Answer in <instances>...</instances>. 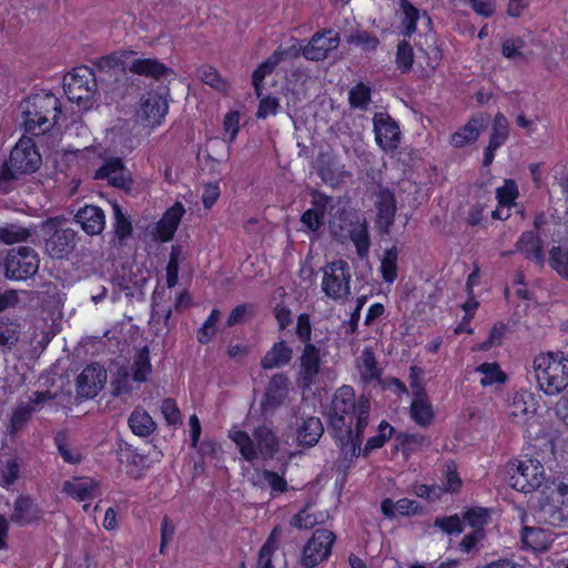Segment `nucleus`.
I'll return each mask as SVG.
<instances>
[{
    "instance_id": "nucleus-1",
    "label": "nucleus",
    "mask_w": 568,
    "mask_h": 568,
    "mask_svg": "<svg viewBox=\"0 0 568 568\" xmlns=\"http://www.w3.org/2000/svg\"><path fill=\"white\" fill-rule=\"evenodd\" d=\"M369 413V399L364 395L356 399L351 385H342L335 390L328 407L327 429L347 460L359 456V445L364 440Z\"/></svg>"
},
{
    "instance_id": "nucleus-2",
    "label": "nucleus",
    "mask_w": 568,
    "mask_h": 568,
    "mask_svg": "<svg viewBox=\"0 0 568 568\" xmlns=\"http://www.w3.org/2000/svg\"><path fill=\"white\" fill-rule=\"evenodd\" d=\"M229 437L246 462L272 460L280 450V438L273 426L261 424L254 427L252 436L242 429L230 432Z\"/></svg>"
},
{
    "instance_id": "nucleus-3",
    "label": "nucleus",
    "mask_w": 568,
    "mask_h": 568,
    "mask_svg": "<svg viewBox=\"0 0 568 568\" xmlns=\"http://www.w3.org/2000/svg\"><path fill=\"white\" fill-rule=\"evenodd\" d=\"M532 368L537 385L546 395H558L568 386V355L564 352L536 355Z\"/></svg>"
},
{
    "instance_id": "nucleus-4",
    "label": "nucleus",
    "mask_w": 568,
    "mask_h": 568,
    "mask_svg": "<svg viewBox=\"0 0 568 568\" xmlns=\"http://www.w3.org/2000/svg\"><path fill=\"white\" fill-rule=\"evenodd\" d=\"M61 114L59 98L51 92L33 93L27 99L23 126L27 133L40 135L50 130Z\"/></svg>"
},
{
    "instance_id": "nucleus-5",
    "label": "nucleus",
    "mask_w": 568,
    "mask_h": 568,
    "mask_svg": "<svg viewBox=\"0 0 568 568\" xmlns=\"http://www.w3.org/2000/svg\"><path fill=\"white\" fill-rule=\"evenodd\" d=\"M2 265L6 278L27 281L38 273L40 260L34 248L19 246L8 251Z\"/></svg>"
},
{
    "instance_id": "nucleus-6",
    "label": "nucleus",
    "mask_w": 568,
    "mask_h": 568,
    "mask_svg": "<svg viewBox=\"0 0 568 568\" xmlns=\"http://www.w3.org/2000/svg\"><path fill=\"white\" fill-rule=\"evenodd\" d=\"M351 273L348 264L337 260L327 265L322 281V291L326 296L338 300L349 294Z\"/></svg>"
},
{
    "instance_id": "nucleus-7",
    "label": "nucleus",
    "mask_w": 568,
    "mask_h": 568,
    "mask_svg": "<svg viewBox=\"0 0 568 568\" xmlns=\"http://www.w3.org/2000/svg\"><path fill=\"white\" fill-rule=\"evenodd\" d=\"M335 539L336 537L333 531L325 528L316 529L303 548V566L314 568L320 562L327 559L332 552Z\"/></svg>"
},
{
    "instance_id": "nucleus-8",
    "label": "nucleus",
    "mask_w": 568,
    "mask_h": 568,
    "mask_svg": "<svg viewBox=\"0 0 568 568\" xmlns=\"http://www.w3.org/2000/svg\"><path fill=\"white\" fill-rule=\"evenodd\" d=\"M10 164L21 174L37 172L42 163L41 154L32 138L22 136L12 148Z\"/></svg>"
},
{
    "instance_id": "nucleus-9",
    "label": "nucleus",
    "mask_w": 568,
    "mask_h": 568,
    "mask_svg": "<svg viewBox=\"0 0 568 568\" xmlns=\"http://www.w3.org/2000/svg\"><path fill=\"white\" fill-rule=\"evenodd\" d=\"M322 356L321 349L313 343L303 346L298 357L296 383L303 390H308L316 383L321 373Z\"/></svg>"
},
{
    "instance_id": "nucleus-10",
    "label": "nucleus",
    "mask_w": 568,
    "mask_h": 568,
    "mask_svg": "<svg viewBox=\"0 0 568 568\" xmlns=\"http://www.w3.org/2000/svg\"><path fill=\"white\" fill-rule=\"evenodd\" d=\"M53 398L54 395L50 390H37L32 393L28 402L18 403L10 415L8 433L10 435H16L20 432L31 419L32 415L36 412H39L44 403L52 400Z\"/></svg>"
},
{
    "instance_id": "nucleus-11",
    "label": "nucleus",
    "mask_w": 568,
    "mask_h": 568,
    "mask_svg": "<svg viewBox=\"0 0 568 568\" xmlns=\"http://www.w3.org/2000/svg\"><path fill=\"white\" fill-rule=\"evenodd\" d=\"M513 487L525 494L538 489L544 480V466L539 460L527 458L519 462L516 473L511 476Z\"/></svg>"
},
{
    "instance_id": "nucleus-12",
    "label": "nucleus",
    "mask_w": 568,
    "mask_h": 568,
    "mask_svg": "<svg viewBox=\"0 0 568 568\" xmlns=\"http://www.w3.org/2000/svg\"><path fill=\"white\" fill-rule=\"evenodd\" d=\"M118 457L125 468V474L134 480L142 479L152 465L149 454L128 443L119 445Z\"/></svg>"
},
{
    "instance_id": "nucleus-13",
    "label": "nucleus",
    "mask_w": 568,
    "mask_h": 568,
    "mask_svg": "<svg viewBox=\"0 0 568 568\" xmlns=\"http://www.w3.org/2000/svg\"><path fill=\"white\" fill-rule=\"evenodd\" d=\"M290 379L285 373L274 374L261 399V412L266 415L280 408L287 398Z\"/></svg>"
},
{
    "instance_id": "nucleus-14",
    "label": "nucleus",
    "mask_w": 568,
    "mask_h": 568,
    "mask_svg": "<svg viewBox=\"0 0 568 568\" xmlns=\"http://www.w3.org/2000/svg\"><path fill=\"white\" fill-rule=\"evenodd\" d=\"M143 119L152 126H159L169 112L168 91H148L141 99Z\"/></svg>"
},
{
    "instance_id": "nucleus-15",
    "label": "nucleus",
    "mask_w": 568,
    "mask_h": 568,
    "mask_svg": "<svg viewBox=\"0 0 568 568\" xmlns=\"http://www.w3.org/2000/svg\"><path fill=\"white\" fill-rule=\"evenodd\" d=\"M106 381V372L99 364H90L78 375L75 381L78 395L93 398L102 389Z\"/></svg>"
},
{
    "instance_id": "nucleus-16",
    "label": "nucleus",
    "mask_w": 568,
    "mask_h": 568,
    "mask_svg": "<svg viewBox=\"0 0 568 568\" xmlns=\"http://www.w3.org/2000/svg\"><path fill=\"white\" fill-rule=\"evenodd\" d=\"M375 140L384 151H394L400 141V129L397 122L388 114L374 116Z\"/></svg>"
},
{
    "instance_id": "nucleus-17",
    "label": "nucleus",
    "mask_w": 568,
    "mask_h": 568,
    "mask_svg": "<svg viewBox=\"0 0 568 568\" xmlns=\"http://www.w3.org/2000/svg\"><path fill=\"white\" fill-rule=\"evenodd\" d=\"M537 403L529 393H516L508 406L507 416L510 423L529 426L536 417Z\"/></svg>"
},
{
    "instance_id": "nucleus-18",
    "label": "nucleus",
    "mask_w": 568,
    "mask_h": 568,
    "mask_svg": "<svg viewBox=\"0 0 568 568\" xmlns=\"http://www.w3.org/2000/svg\"><path fill=\"white\" fill-rule=\"evenodd\" d=\"M184 214L185 209L181 202H175L172 206L166 209L162 217L155 224L152 232L153 239L162 243L170 242L174 237Z\"/></svg>"
},
{
    "instance_id": "nucleus-19",
    "label": "nucleus",
    "mask_w": 568,
    "mask_h": 568,
    "mask_svg": "<svg viewBox=\"0 0 568 568\" xmlns=\"http://www.w3.org/2000/svg\"><path fill=\"white\" fill-rule=\"evenodd\" d=\"M489 119V114L485 112L473 115L465 125L450 135V144L460 149L467 144L475 143L480 132L487 128Z\"/></svg>"
},
{
    "instance_id": "nucleus-20",
    "label": "nucleus",
    "mask_w": 568,
    "mask_h": 568,
    "mask_svg": "<svg viewBox=\"0 0 568 568\" xmlns=\"http://www.w3.org/2000/svg\"><path fill=\"white\" fill-rule=\"evenodd\" d=\"M332 30H323L316 32L307 45L303 50V54L307 60L323 61L328 57V53L335 50L339 43L338 34L332 36Z\"/></svg>"
},
{
    "instance_id": "nucleus-21",
    "label": "nucleus",
    "mask_w": 568,
    "mask_h": 568,
    "mask_svg": "<svg viewBox=\"0 0 568 568\" xmlns=\"http://www.w3.org/2000/svg\"><path fill=\"white\" fill-rule=\"evenodd\" d=\"M62 493L79 503H90L100 494V483L91 477H73L63 483Z\"/></svg>"
},
{
    "instance_id": "nucleus-22",
    "label": "nucleus",
    "mask_w": 568,
    "mask_h": 568,
    "mask_svg": "<svg viewBox=\"0 0 568 568\" xmlns=\"http://www.w3.org/2000/svg\"><path fill=\"white\" fill-rule=\"evenodd\" d=\"M78 234L72 229H58L45 241V251L52 258H64L74 250Z\"/></svg>"
},
{
    "instance_id": "nucleus-23",
    "label": "nucleus",
    "mask_w": 568,
    "mask_h": 568,
    "mask_svg": "<svg viewBox=\"0 0 568 568\" xmlns=\"http://www.w3.org/2000/svg\"><path fill=\"white\" fill-rule=\"evenodd\" d=\"M516 251L526 260L538 266L545 264L544 243L540 234L535 231H525L515 244Z\"/></svg>"
},
{
    "instance_id": "nucleus-24",
    "label": "nucleus",
    "mask_w": 568,
    "mask_h": 568,
    "mask_svg": "<svg viewBox=\"0 0 568 568\" xmlns=\"http://www.w3.org/2000/svg\"><path fill=\"white\" fill-rule=\"evenodd\" d=\"M324 433L320 417L301 416L296 420V442L301 447H314Z\"/></svg>"
},
{
    "instance_id": "nucleus-25",
    "label": "nucleus",
    "mask_w": 568,
    "mask_h": 568,
    "mask_svg": "<svg viewBox=\"0 0 568 568\" xmlns=\"http://www.w3.org/2000/svg\"><path fill=\"white\" fill-rule=\"evenodd\" d=\"M42 517V509L38 503L28 495H20L13 504L11 521L18 526H27L39 521Z\"/></svg>"
},
{
    "instance_id": "nucleus-26",
    "label": "nucleus",
    "mask_w": 568,
    "mask_h": 568,
    "mask_svg": "<svg viewBox=\"0 0 568 568\" xmlns=\"http://www.w3.org/2000/svg\"><path fill=\"white\" fill-rule=\"evenodd\" d=\"M409 416L416 425L423 428L432 425L435 419L433 405L423 387L418 386V389L414 392Z\"/></svg>"
},
{
    "instance_id": "nucleus-27",
    "label": "nucleus",
    "mask_w": 568,
    "mask_h": 568,
    "mask_svg": "<svg viewBox=\"0 0 568 568\" xmlns=\"http://www.w3.org/2000/svg\"><path fill=\"white\" fill-rule=\"evenodd\" d=\"M520 540L524 549L542 552L554 542V534L548 528L524 526Z\"/></svg>"
},
{
    "instance_id": "nucleus-28",
    "label": "nucleus",
    "mask_w": 568,
    "mask_h": 568,
    "mask_svg": "<svg viewBox=\"0 0 568 568\" xmlns=\"http://www.w3.org/2000/svg\"><path fill=\"white\" fill-rule=\"evenodd\" d=\"M74 219L89 235H98L105 227V214L101 207L95 205L83 206L77 212Z\"/></svg>"
},
{
    "instance_id": "nucleus-29",
    "label": "nucleus",
    "mask_w": 568,
    "mask_h": 568,
    "mask_svg": "<svg viewBox=\"0 0 568 568\" xmlns=\"http://www.w3.org/2000/svg\"><path fill=\"white\" fill-rule=\"evenodd\" d=\"M293 358V348L286 341L275 342L261 358V367L265 371L288 365Z\"/></svg>"
},
{
    "instance_id": "nucleus-30",
    "label": "nucleus",
    "mask_w": 568,
    "mask_h": 568,
    "mask_svg": "<svg viewBox=\"0 0 568 568\" xmlns=\"http://www.w3.org/2000/svg\"><path fill=\"white\" fill-rule=\"evenodd\" d=\"M130 71L138 75H144L153 78L155 80H160L166 77L171 70L164 63L160 62L156 59L142 58L135 59L132 62Z\"/></svg>"
},
{
    "instance_id": "nucleus-31",
    "label": "nucleus",
    "mask_w": 568,
    "mask_h": 568,
    "mask_svg": "<svg viewBox=\"0 0 568 568\" xmlns=\"http://www.w3.org/2000/svg\"><path fill=\"white\" fill-rule=\"evenodd\" d=\"M395 436V449L400 450L405 458L427 446L428 438L419 433L398 432Z\"/></svg>"
},
{
    "instance_id": "nucleus-32",
    "label": "nucleus",
    "mask_w": 568,
    "mask_h": 568,
    "mask_svg": "<svg viewBox=\"0 0 568 568\" xmlns=\"http://www.w3.org/2000/svg\"><path fill=\"white\" fill-rule=\"evenodd\" d=\"M123 162L119 158L108 159L94 173L97 180H108V182L116 187L124 185Z\"/></svg>"
},
{
    "instance_id": "nucleus-33",
    "label": "nucleus",
    "mask_w": 568,
    "mask_h": 568,
    "mask_svg": "<svg viewBox=\"0 0 568 568\" xmlns=\"http://www.w3.org/2000/svg\"><path fill=\"white\" fill-rule=\"evenodd\" d=\"M128 425L131 432L139 437L150 436L156 428L152 416L142 407H135L130 414Z\"/></svg>"
},
{
    "instance_id": "nucleus-34",
    "label": "nucleus",
    "mask_w": 568,
    "mask_h": 568,
    "mask_svg": "<svg viewBox=\"0 0 568 568\" xmlns=\"http://www.w3.org/2000/svg\"><path fill=\"white\" fill-rule=\"evenodd\" d=\"M361 379L365 384L379 381L383 369L378 366L375 353L372 347L366 346L362 351L361 364L358 366Z\"/></svg>"
},
{
    "instance_id": "nucleus-35",
    "label": "nucleus",
    "mask_w": 568,
    "mask_h": 568,
    "mask_svg": "<svg viewBox=\"0 0 568 568\" xmlns=\"http://www.w3.org/2000/svg\"><path fill=\"white\" fill-rule=\"evenodd\" d=\"M377 216L387 226L395 220L397 205L395 194L387 187L381 189L376 201Z\"/></svg>"
},
{
    "instance_id": "nucleus-36",
    "label": "nucleus",
    "mask_w": 568,
    "mask_h": 568,
    "mask_svg": "<svg viewBox=\"0 0 568 568\" xmlns=\"http://www.w3.org/2000/svg\"><path fill=\"white\" fill-rule=\"evenodd\" d=\"M282 59L281 51H274L266 60L261 62L252 73V84L257 98L262 95L263 81L270 75Z\"/></svg>"
},
{
    "instance_id": "nucleus-37",
    "label": "nucleus",
    "mask_w": 568,
    "mask_h": 568,
    "mask_svg": "<svg viewBox=\"0 0 568 568\" xmlns=\"http://www.w3.org/2000/svg\"><path fill=\"white\" fill-rule=\"evenodd\" d=\"M377 435L371 436L364 448L359 447V455L367 457L373 450L382 448L395 434V428L386 420H382L377 427Z\"/></svg>"
},
{
    "instance_id": "nucleus-38",
    "label": "nucleus",
    "mask_w": 568,
    "mask_h": 568,
    "mask_svg": "<svg viewBox=\"0 0 568 568\" xmlns=\"http://www.w3.org/2000/svg\"><path fill=\"white\" fill-rule=\"evenodd\" d=\"M152 372V364L150 359V351L148 346H143L138 351L131 365L132 379L138 383L148 381Z\"/></svg>"
},
{
    "instance_id": "nucleus-39",
    "label": "nucleus",
    "mask_w": 568,
    "mask_h": 568,
    "mask_svg": "<svg viewBox=\"0 0 568 568\" xmlns=\"http://www.w3.org/2000/svg\"><path fill=\"white\" fill-rule=\"evenodd\" d=\"M475 372L483 375L480 378V385L483 387L493 386L495 384H505L507 381L506 373L497 362L481 363L476 366Z\"/></svg>"
},
{
    "instance_id": "nucleus-40",
    "label": "nucleus",
    "mask_w": 568,
    "mask_h": 568,
    "mask_svg": "<svg viewBox=\"0 0 568 568\" xmlns=\"http://www.w3.org/2000/svg\"><path fill=\"white\" fill-rule=\"evenodd\" d=\"M63 82L73 83L79 87H92L98 89L94 69L88 65L74 67L64 75Z\"/></svg>"
},
{
    "instance_id": "nucleus-41",
    "label": "nucleus",
    "mask_w": 568,
    "mask_h": 568,
    "mask_svg": "<svg viewBox=\"0 0 568 568\" xmlns=\"http://www.w3.org/2000/svg\"><path fill=\"white\" fill-rule=\"evenodd\" d=\"M400 9L403 12L400 34L410 38L417 30L419 10L408 0H400Z\"/></svg>"
},
{
    "instance_id": "nucleus-42",
    "label": "nucleus",
    "mask_w": 568,
    "mask_h": 568,
    "mask_svg": "<svg viewBox=\"0 0 568 568\" xmlns=\"http://www.w3.org/2000/svg\"><path fill=\"white\" fill-rule=\"evenodd\" d=\"M415 61L414 48L407 40H400L397 43L395 52V64L400 73L406 74L412 71Z\"/></svg>"
},
{
    "instance_id": "nucleus-43",
    "label": "nucleus",
    "mask_w": 568,
    "mask_h": 568,
    "mask_svg": "<svg viewBox=\"0 0 568 568\" xmlns=\"http://www.w3.org/2000/svg\"><path fill=\"white\" fill-rule=\"evenodd\" d=\"M398 250L396 246L387 248L381 261V274L385 283L392 284L398 275L397 267Z\"/></svg>"
},
{
    "instance_id": "nucleus-44",
    "label": "nucleus",
    "mask_w": 568,
    "mask_h": 568,
    "mask_svg": "<svg viewBox=\"0 0 568 568\" xmlns=\"http://www.w3.org/2000/svg\"><path fill=\"white\" fill-rule=\"evenodd\" d=\"M509 136V123L504 113L497 112L491 124L488 144L503 146Z\"/></svg>"
},
{
    "instance_id": "nucleus-45",
    "label": "nucleus",
    "mask_w": 568,
    "mask_h": 568,
    "mask_svg": "<svg viewBox=\"0 0 568 568\" xmlns=\"http://www.w3.org/2000/svg\"><path fill=\"white\" fill-rule=\"evenodd\" d=\"M349 239L353 242L356 254L359 258L368 256L371 247V237L367 225L365 223L358 224L349 231Z\"/></svg>"
},
{
    "instance_id": "nucleus-46",
    "label": "nucleus",
    "mask_w": 568,
    "mask_h": 568,
    "mask_svg": "<svg viewBox=\"0 0 568 568\" xmlns=\"http://www.w3.org/2000/svg\"><path fill=\"white\" fill-rule=\"evenodd\" d=\"M113 209V232L120 242L131 236L133 226L130 217L123 212L122 207L114 203Z\"/></svg>"
},
{
    "instance_id": "nucleus-47",
    "label": "nucleus",
    "mask_w": 568,
    "mask_h": 568,
    "mask_svg": "<svg viewBox=\"0 0 568 568\" xmlns=\"http://www.w3.org/2000/svg\"><path fill=\"white\" fill-rule=\"evenodd\" d=\"M445 481L443 484L440 494L449 493L457 494L463 487V480L458 473V467L455 460H447L444 466Z\"/></svg>"
},
{
    "instance_id": "nucleus-48",
    "label": "nucleus",
    "mask_w": 568,
    "mask_h": 568,
    "mask_svg": "<svg viewBox=\"0 0 568 568\" xmlns=\"http://www.w3.org/2000/svg\"><path fill=\"white\" fill-rule=\"evenodd\" d=\"M372 101L369 85L358 82L348 92V103L352 109L367 110Z\"/></svg>"
},
{
    "instance_id": "nucleus-49",
    "label": "nucleus",
    "mask_w": 568,
    "mask_h": 568,
    "mask_svg": "<svg viewBox=\"0 0 568 568\" xmlns=\"http://www.w3.org/2000/svg\"><path fill=\"white\" fill-rule=\"evenodd\" d=\"M518 196V185L513 179H506L504 184L496 189V200L500 207L510 209L515 206Z\"/></svg>"
},
{
    "instance_id": "nucleus-50",
    "label": "nucleus",
    "mask_w": 568,
    "mask_h": 568,
    "mask_svg": "<svg viewBox=\"0 0 568 568\" xmlns=\"http://www.w3.org/2000/svg\"><path fill=\"white\" fill-rule=\"evenodd\" d=\"M276 528L270 534L258 550L256 568H275L273 557L277 549V540L275 537Z\"/></svg>"
},
{
    "instance_id": "nucleus-51",
    "label": "nucleus",
    "mask_w": 568,
    "mask_h": 568,
    "mask_svg": "<svg viewBox=\"0 0 568 568\" xmlns=\"http://www.w3.org/2000/svg\"><path fill=\"white\" fill-rule=\"evenodd\" d=\"M221 312L219 308H213L202 326L196 332V339L200 344H209L216 334V323L219 322Z\"/></svg>"
},
{
    "instance_id": "nucleus-52",
    "label": "nucleus",
    "mask_w": 568,
    "mask_h": 568,
    "mask_svg": "<svg viewBox=\"0 0 568 568\" xmlns=\"http://www.w3.org/2000/svg\"><path fill=\"white\" fill-rule=\"evenodd\" d=\"M549 265L561 277L568 280V248L552 246L549 252Z\"/></svg>"
},
{
    "instance_id": "nucleus-53",
    "label": "nucleus",
    "mask_w": 568,
    "mask_h": 568,
    "mask_svg": "<svg viewBox=\"0 0 568 568\" xmlns=\"http://www.w3.org/2000/svg\"><path fill=\"white\" fill-rule=\"evenodd\" d=\"M30 236V231L17 224H8L0 227V242L7 245L24 242Z\"/></svg>"
},
{
    "instance_id": "nucleus-54",
    "label": "nucleus",
    "mask_w": 568,
    "mask_h": 568,
    "mask_svg": "<svg viewBox=\"0 0 568 568\" xmlns=\"http://www.w3.org/2000/svg\"><path fill=\"white\" fill-rule=\"evenodd\" d=\"M63 90L71 102L78 105L85 104L91 101L97 89L92 87H79L73 83L63 82Z\"/></svg>"
},
{
    "instance_id": "nucleus-55",
    "label": "nucleus",
    "mask_w": 568,
    "mask_h": 568,
    "mask_svg": "<svg viewBox=\"0 0 568 568\" xmlns=\"http://www.w3.org/2000/svg\"><path fill=\"white\" fill-rule=\"evenodd\" d=\"M463 518L474 530L484 531V527L489 518V511L484 507H471L464 513Z\"/></svg>"
},
{
    "instance_id": "nucleus-56",
    "label": "nucleus",
    "mask_w": 568,
    "mask_h": 568,
    "mask_svg": "<svg viewBox=\"0 0 568 568\" xmlns=\"http://www.w3.org/2000/svg\"><path fill=\"white\" fill-rule=\"evenodd\" d=\"M285 469L282 470V474H278L274 470L264 469L262 471V478L267 483L271 488L272 496H276L288 490V484L284 476Z\"/></svg>"
},
{
    "instance_id": "nucleus-57",
    "label": "nucleus",
    "mask_w": 568,
    "mask_h": 568,
    "mask_svg": "<svg viewBox=\"0 0 568 568\" xmlns=\"http://www.w3.org/2000/svg\"><path fill=\"white\" fill-rule=\"evenodd\" d=\"M255 315V305L252 303H243L236 305L226 320V326L232 327L248 321Z\"/></svg>"
},
{
    "instance_id": "nucleus-58",
    "label": "nucleus",
    "mask_w": 568,
    "mask_h": 568,
    "mask_svg": "<svg viewBox=\"0 0 568 568\" xmlns=\"http://www.w3.org/2000/svg\"><path fill=\"white\" fill-rule=\"evenodd\" d=\"M20 465L17 459H8L0 467V487L9 489L19 478Z\"/></svg>"
},
{
    "instance_id": "nucleus-59",
    "label": "nucleus",
    "mask_w": 568,
    "mask_h": 568,
    "mask_svg": "<svg viewBox=\"0 0 568 568\" xmlns=\"http://www.w3.org/2000/svg\"><path fill=\"white\" fill-rule=\"evenodd\" d=\"M434 526L450 536L459 535L464 530L463 521L457 514L436 517Z\"/></svg>"
},
{
    "instance_id": "nucleus-60",
    "label": "nucleus",
    "mask_w": 568,
    "mask_h": 568,
    "mask_svg": "<svg viewBox=\"0 0 568 568\" xmlns=\"http://www.w3.org/2000/svg\"><path fill=\"white\" fill-rule=\"evenodd\" d=\"M59 454L61 455L64 463L70 465H78L82 462L83 456L78 449H70L67 442V436L58 434L54 438Z\"/></svg>"
},
{
    "instance_id": "nucleus-61",
    "label": "nucleus",
    "mask_w": 568,
    "mask_h": 568,
    "mask_svg": "<svg viewBox=\"0 0 568 568\" xmlns=\"http://www.w3.org/2000/svg\"><path fill=\"white\" fill-rule=\"evenodd\" d=\"M507 329L506 324L500 322L495 323L489 331L488 338L478 344V349L487 352L494 346L501 345Z\"/></svg>"
},
{
    "instance_id": "nucleus-62",
    "label": "nucleus",
    "mask_w": 568,
    "mask_h": 568,
    "mask_svg": "<svg viewBox=\"0 0 568 568\" xmlns=\"http://www.w3.org/2000/svg\"><path fill=\"white\" fill-rule=\"evenodd\" d=\"M181 250L179 246H172L169 262L165 268L166 272V286L169 288L174 287L179 280V266H180Z\"/></svg>"
},
{
    "instance_id": "nucleus-63",
    "label": "nucleus",
    "mask_w": 568,
    "mask_h": 568,
    "mask_svg": "<svg viewBox=\"0 0 568 568\" xmlns=\"http://www.w3.org/2000/svg\"><path fill=\"white\" fill-rule=\"evenodd\" d=\"M240 119L241 114L237 110H231L224 115L223 120V130L224 133L227 134V138L224 139L229 144L233 143L236 140V136L240 132Z\"/></svg>"
},
{
    "instance_id": "nucleus-64",
    "label": "nucleus",
    "mask_w": 568,
    "mask_h": 568,
    "mask_svg": "<svg viewBox=\"0 0 568 568\" xmlns=\"http://www.w3.org/2000/svg\"><path fill=\"white\" fill-rule=\"evenodd\" d=\"M200 78L203 83L216 90H225L226 82L221 77L220 72L211 65H203L200 70Z\"/></svg>"
}]
</instances>
